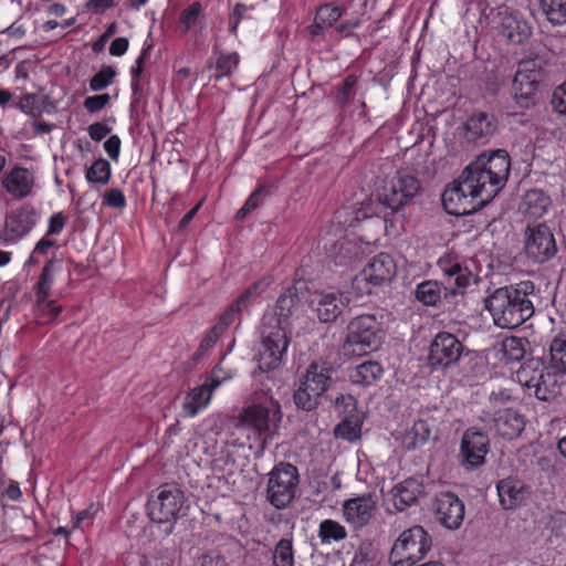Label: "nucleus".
I'll return each mask as SVG.
<instances>
[{
    "instance_id": "c85d7f7f",
    "label": "nucleus",
    "mask_w": 566,
    "mask_h": 566,
    "mask_svg": "<svg viewBox=\"0 0 566 566\" xmlns=\"http://www.w3.org/2000/svg\"><path fill=\"white\" fill-rule=\"evenodd\" d=\"M301 304V297L295 285L287 286L277 297L274 314L285 328H289V318L294 314L296 307Z\"/></svg>"
},
{
    "instance_id": "603ef678",
    "label": "nucleus",
    "mask_w": 566,
    "mask_h": 566,
    "mask_svg": "<svg viewBox=\"0 0 566 566\" xmlns=\"http://www.w3.org/2000/svg\"><path fill=\"white\" fill-rule=\"evenodd\" d=\"M116 74H117L116 70L113 66H111V65L103 66L90 80V88L93 92H99V91L106 88L107 86H109L113 83Z\"/></svg>"
},
{
    "instance_id": "1a4fd4ad",
    "label": "nucleus",
    "mask_w": 566,
    "mask_h": 566,
    "mask_svg": "<svg viewBox=\"0 0 566 566\" xmlns=\"http://www.w3.org/2000/svg\"><path fill=\"white\" fill-rule=\"evenodd\" d=\"M268 475L266 500L277 510L287 507L300 483L297 468L289 462H280Z\"/></svg>"
},
{
    "instance_id": "bb28decb",
    "label": "nucleus",
    "mask_w": 566,
    "mask_h": 566,
    "mask_svg": "<svg viewBox=\"0 0 566 566\" xmlns=\"http://www.w3.org/2000/svg\"><path fill=\"white\" fill-rule=\"evenodd\" d=\"M384 375V368L376 360H365L354 367L348 368V377L353 385L360 387H370L375 385Z\"/></svg>"
},
{
    "instance_id": "20e7f679",
    "label": "nucleus",
    "mask_w": 566,
    "mask_h": 566,
    "mask_svg": "<svg viewBox=\"0 0 566 566\" xmlns=\"http://www.w3.org/2000/svg\"><path fill=\"white\" fill-rule=\"evenodd\" d=\"M287 329L275 316L263 317L258 359L262 371H271L282 365L290 345Z\"/></svg>"
},
{
    "instance_id": "680f3d73",
    "label": "nucleus",
    "mask_w": 566,
    "mask_h": 566,
    "mask_svg": "<svg viewBox=\"0 0 566 566\" xmlns=\"http://www.w3.org/2000/svg\"><path fill=\"white\" fill-rule=\"evenodd\" d=\"M223 334V331L221 327H218L214 325L210 331L206 334L203 339L201 340L198 352L202 353L206 352L214 346L219 337Z\"/></svg>"
},
{
    "instance_id": "69168bd1",
    "label": "nucleus",
    "mask_w": 566,
    "mask_h": 566,
    "mask_svg": "<svg viewBox=\"0 0 566 566\" xmlns=\"http://www.w3.org/2000/svg\"><path fill=\"white\" fill-rule=\"evenodd\" d=\"M66 217L62 212L54 213L49 220L48 235L60 234L65 226Z\"/></svg>"
},
{
    "instance_id": "9d476101",
    "label": "nucleus",
    "mask_w": 566,
    "mask_h": 566,
    "mask_svg": "<svg viewBox=\"0 0 566 566\" xmlns=\"http://www.w3.org/2000/svg\"><path fill=\"white\" fill-rule=\"evenodd\" d=\"M282 419L279 403L271 402L270 406L253 403L244 408L240 417V424L252 431L255 440L264 442L271 436L272 429H276Z\"/></svg>"
},
{
    "instance_id": "4c0bfd02",
    "label": "nucleus",
    "mask_w": 566,
    "mask_h": 566,
    "mask_svg": "<svg viewBox=\"0 0 566 566\" xmlns=\"http://www.w3.org/2000/svg\"><path fill=\"white\" fill-rule=\"evenodd\" d=\"M321 397L319 394L311 391L310 387L301 381L298 388L293 394V401L297 409L311 412L319 406Z\"/></svg>"
},
{
    "instance_id": "412c9836",
    "label": "nucleus",
    "mask_w": 566,
    "mask_h": 566,
    "mask_svg": "<svg viewBox=\"0 0 566 566\" xmlns=\"http://www.w3.org/2000/svg\"><path fill=\"white\" fill-rule=\"evenodd\" d=\"M361 274L369 284L379 286L392 281L397 264L389 253L380 252L369 260Z\"/></svg>"
},
{
    "instance_id": "e433bc0d",
    "label": "nucleus",
    "mask_w": 566,
    "mask_h": 566,
    "mask_svg": "<svg viewBox=\"0 0 566 566\" xmlns=\"http://www.w3.org/2000/svg\"><path fill=\"white\" fill-rule=\"evenodd\" d=\"M431 436V428L426 420L415 421L410 430L403 437V444L407 449H416L423 446Z\"/></svg>"
},
{
    "instance_id": "f257e3e1",
    "label": "nucleus",
    "mask_w": 566,
    "mask_h": 566,
    "mask_svg": "<svg viewBox=\"0 0 566 566\" xmlns=\"http://www.w3.org/2000/svg\"><path fill=\"white\" fill-rule=\"evenodd\" d=\"M511 161L506 150L480 155L442 193V205L451 216H469L486 206L504 187Z\"/></svg>"
},
{
    "instance_id": "f8f14e48",
    "label": "nucleus",
    "mask_w": 566,
    "mask_h": 566,
    "mask_svg": "<svg viewBox=\"0 0 566 566\" xmlns=\"http://www.w3.org/2000/svg\"><path fill=\"white\" fill-rule=\"evenodd\" d=\"M524 250L534 262L544 263L555 256L557 245L552 229L546 223L527 226Z\"/></svg>"
},
{
    "instance_id": "79ce46f5",
    "label": "nucleus",
    "mask_w": 566,
    "mask_h": 566,
    "mask_svg": "<svg viewBox=\"0 0 566 566\" xmlns=\"http://www.w3.org/2000/svg\"><path fill=\"white\" fill-rule=\"evenodd\" d=\"M318 537L323 544H331L345 539L347 531L340 523L328 518L319 523Z\"/></svg>"
},
{
    "instance_id": "49530a36",
    "label": "nucleus",
    "mask_w": 566,
    "mask_h": 566,
    "mask_svg": "<svg viewBox=\"0 0 566 566\" xmlns=\"http://www.w3.org/2000/svg\"><path fill=\"white\" fill-rule=\"evenodd\" d=\"M85 178L92 184H108L111 179V164L104 158L94 160L91 167L86 170Z\"/></svg>"
},
{
    "instance_id": "393cba45",
    "label": "nucleus",
    "mask_w": 566,
    "mask_h": 566,
    "mask_svg": "<svg viewBox=\"0 0 566 566\" xmlns=\"http://www.w3.org/2000/svg\"><path fill=\"white\" fill-rule=\"evenodd\" d=\"M345 9L334 3L321 4L315 12V18L312 24L307 27V32L312 38L323 35L325 30L335 25V23L343 17Z\"/></svg>"
},
{
    "instance_id": "c756f323",
    "label": "nucleus",
    "mask_w": 566,
    "mask_h": 566,
    "mask_svg": "<svg viewBox=\"0 0 566 566\" xmlns=\"http://www.w3.org/2000/svg\"><path fill=\"white\" fill-rule=\"evenodd\" d=\"M552 200L549 196L542 189L528 190L520 205V210L534 219L544 216L551 206Z\"/></svg>"
},
{
    "instance_id": "4468645a",
    "label": "nucleus",
    "mask_w": 566,
    "mask_h": 566,
    "mask_svg": "<svg viewBox=\"0 0 566 566\" xmlns=\"http://www.w3.org/2000/svg\"><path fill=\"white\" fill-rule=\"evenodd\" d=\"M436 522L448 530H458L464 520V503L452 492H440L431 502Z\"/></svg>"
},
{
    "instance_id": "e2e57ef3",
    "label": "nucleus",
    "mask_w": 566,
    "mask_h": 566,
    "mask_svg": "<svg viewBox=\"0 0 566 566\" xmlns=\"http://www.w3.org/2000/svg\"><path fill=\"white\" fill-rule=\"evenodd\" d=\"M111 130L112 128L102 122L93 123L87 128L88 135L94 142H101Z\"/></svg>"
},
{
    "instance_id": "423d86ee",
    "label": "nucleus",
    "mask_w": 566,
    "mask_h": 566,
    "mask_svg": "<svg viewBox=\"0 0 566 566\" xmlns=\"http://www.w3.org/2000/svg\"><path fill=\"white\" fill-rule=\"evenodd\" d=\"M558 374L551 366H544L538 359H530L516 371V380L522 387L532 390L538 400L551 401L560 391Z\"/></svg>"
},
{
    "instance_id": "09e8293b",
    "label": "nucleus",
    "mask_w": 566,
    "mask_h": 566,
    "mask_svg": "<svg viewBox=\"0 0 566 566\" xmlns=\"http://www.w3.org/2000/svg\"><path fill=\"white\" fill-rule=\"evenodd\" d=\"M153 48V43H145V46L139 54V56L136 59L135 64L130 69V75H132V82L130 87L135 97V102H138V93L140 91V84H139V77L144 71V62L147 59L150 49Z\"/></svg>"
},
{
    "instance_id": "72a5a7b5",
    "label": "nucleus",
    "mask_w": 566,
    "mask_h": 566,
    "mask_svg": "<svg viewBox=\"0 0 566 566\" xmlns=\"http://www.w3.org/2000/svg\"><path fill=\"white\" fill-rule=\"evenodd\" d=\"M62 262L56 259H50L43 266L39 280L34 286L35 298L43 303L44 297L51 295V289L54 283L55 274L61 270Z\"/></svg>"
},
{
    "instance_id": "9b49d317",
    "label": "nucleus",
    "mask_w": 566,
    "mask_h": 566,
    "mask_svg": "<svg viewBox=\"0 0 566 566\" xmlns=\"http://www.w3.org/2000/svg\"><path fill=\"white\" fill-rule=\"evenodd\" d=\"M184 506V493L175 485L159 488L156 499L148 503V514L156 523H167L179 518Z\"/></svg>"
},
{
    "instance_id": "bf43d9fd",
    "label": "nucleus",
    "mask_w": 566,
    "mask_h": 566,
    "mask_svg": "<svg viewBox=\"0 0 566 566\" xmlns=\"http://www.w3.org/2000/svg\"><path fill=\"white\" fill-rule=\"evenodd\" d=\"M335 405L347 417H353L354 413L357 411V400L352 395H339L335 399Z\"/></svg>"
},
{
    "instance_id": "7c9ffc66",
    "label": "nucleus",
    "mask_w": 566,
    "mask_h": 566,
    "mask_svg": "<svg viewBox=\"0 0 566 566\" xmlns=\"http://www.w3.org/2000/svg\"><path fill=\"white\" fill-rule=\"evenodd\" d=\"M301 381L308 386L311 391L323 396L332 384V368L314 361L310 364Z\"/></svg>"
},
{
    "instance_id": "8fccbe9b",
    "label": "nucleus",
    "mask_w": 566,
    "mask_h": 566,
    "mask_svg": "<svg viewBox=\"0 0 566 566\" xmlns=\"http://www.w3.org/2000/svg\"><path fill=\"white\" fill-rule=\"evenodd\" d=\"M175 552L169 548H160L151 554L144 555L140 566H174Z\"/></svg>"
},
{
    "instance_id": "2f4dec72",
    "label": "nucleus",
    "mask_w": 566,
    "mask_h": 566,
    "mask_svg": "<svg viewBox=\"0 0 566 566\" xmlns=\"http://www.w3.org/2000/svg\"><path fill=\"white\" fill-rule=\"evenodd\" d=\"M500 503L504 510L515 509L524 499V485L513 479H505L497 483Z\"/></svg>"
},
{
    "instance_id": "5701e85b",
    "label": "nucleus",
    "mask_w": 566,
    "mask_h": 566,
    "mask_svg": "<svg viewBox=\"0 0 566 566\" xmlns=\"http://www.w3.org/2000/svg\"><path fill=\"white\" fill-rule=\"evenodd\" d=\"M497 123L493 115L479 112L472 114L465 122V138L471 143L484 144L496 130Z\"/></svg>"
},
{
    "instance_id": "a878e982",
    "label": "nucleus",
    "mask_w": 566,
    "mask_h": 566,
    "mask_svg": "<svg viewBox=\"0 0 566 566\" xmlns=\"http://www.w3.org/2000/svg\"><path fill=\"white\" fill-rule=\"evenodd\" d=\"M543 85L542 81L525 77L522 73H516L513 78V91L516 103L528 108L536 103V96Z\"/></svg>"
},
{
    "instance_id": "de8ad7c7",
    "label": "nucleus",
    "mask_w": 566,
    "mask_h": 566,
    "mask_svg": "<svg viewBox=\"0 0 566 566\" xmlns=\"http://www.w3.org/2000/svg\"><path fill=\"white\" fill-rule=\"evenodd\" d=\"M35 311L38 318L43 323H52L62 313L63 308L61 305H56L55 301L44 297L43 304L40 298H35Z\"/></svg>"
},
{
    "instance_id": "f3484780",
    "label": "nucleus",
    "mask_w": 566,
    "mask_h": 566,
    "mask_svg": "<svg viewBox=\"0 0 566 566\" xmlns=\"http://www.w3.org/2000/svg\"><path fill=\"white\" fill-rule=\"evenodd\" d=\"M38 214L32 208H19L6 217L0 230V241L3 244L15 243L25 237L35 226Z\"/></svg>"
},
{
    "instance_id": "ea45409f",
    "label": "nucleus",
    "mask_w": 566,
    "mask_h": 566,
    "mask_svg": "<svg viewBox=\"0 0 566 566\" xmlns=\"http://www.w3.org/2000/svg\"><path fill=\"white\" fill-rule=\"evenodd\" d=\"M500 352L507 361H520L526 353V340L522 337H505L501 344Z\"/></svg>"
},
{
    "instance_id": "0e129e2a",
    "label": "nucleus",
    "mask_w": 566,
    "mask_h": 566,
    "mask_svg": "<svg viewBox=\"0 0 566 566\" xmlns=\"http://www.w3.org/2000/svg\"><path fill=\"white\" fill-rule=\"evenodd\" d=\"M120 138L117 135L109 136L104 143V149L114 161L118 160L120 153Z\"/></svg>"
},
{
    "instance_id": "3c124183",
    "label": "nucleus",
    "mask_w": 566,
    "mask_h": 566,
    "mask_svg": "<svg viewBox=\"0 0 566 566\" xmlns=\"http://www.w3.org/2000/svg\"><path fill=\"white\" fill-rule=\"evenodd\" d=\"M516 73L544 82L543 61L538 56L524 59L518 63Z\"/></svg>"
},
{
    "instance_id": "473e14b6",
    "label": "nucleus",
    "mask_w": 566,
    "mask_h": 566,
    "mask_svg": "<svg viewBox=\"0 0 566 566\" xmlns=\"http://www.w3.org/2000/svg\"><path fill=\"white\" fill-rule=\"evenodd\" d=\"M17 106L27 115L39 118L43 113H52L55 105L48 96H40L38 94H24L20 97Z\"/></svg>"
},
{
    "instance_id": "58836bf2",
    "label": "nucleus",
    "mask_w": 566,
    "mask_h": 566,
    "mask_svg": "<svg viewBox=\"0 0 566 566\" xmlns=\"http://www.w3.org/2000/svg\"><path fill=\"white\" fill-rule=\"evenodd\" d=\"M270 195L271 186L264 184L259 185L258 188L248 197L244 205L237 211L235 219H244L247 214L262 206Z\"/></svg>"
},
{
    "instance_id": "338daca9",
    "label": "nucleus",
    "mask_w": 566,
    "mask_h": 566,
    "mask_svg": "<svg viewBox=\"0 0 566 566\" xmlns=\"http://www.w3.org/2000/svg\"><path fill=\"white\" fill-rule=\"evenodd\" d=\"M361 24V20L356 19H349L346 21H343L338 25H336L335 30L343 36H349L353 34V31L357 29Z\"/></svg>"
},
{
    "instance_id": "7ed1b4c3",
    "label": "nucleus",
    "mask_w": 566,
    "mask_h": 566,
    "mask_svg": "<svg viewBox=\"0 0 566 566\" xmlns=\"http://www.w3.org/2000/svg\"><path fill=\"white\" fill-rule=\"evenodd\" d=\"M439 266L449 277V285L446 286L432 280L423 281L416 287V298L426 306H441L443 310H451L463 296V290L470 285L472 274L459 263L444 265L441 259Z\"/></svg>"
},
{
    "instance_id": "052dcab7",
    "label": "nucleus",
    "mask_w": 566,
    "mask_h": 566,
    "mask_svg": "<svg viewBox=\"0 0 566 566\" xmlns=\"http://www.w3.org/2000/svg\"><path fill=\"white\" fill-rule=\"evenodd\" d=\"M359 428L357 424H353L347 418L344 419L335 429L337 437L352 441L358 437Z\"/></svg>"
},
{
    "instance_id": "cd10ccee",
    "label": "nucleus",
    "mask_w": 566,
    "mask_h": 566,
    "mask_svg": "<svg viewBox=\"0 0 566 566\" xmlns=\"http://www.w3.org/2000/svg\"><path fill=\"white\" fill-rule=\"evenodd\" d=\"M422 492L423 486L416 479H406L400 482L392 490L394 504L396 509L403 511L416 504Z\"/></svg>"
},
{
    "instance_id": "a18cd8bd",
    "label": "nucleus",
    "mask_w": 566,
    "mask_h": 566,
    "mask_svg": "<svg viewBox=\"0 0 566 566\" xmlns=\"http://www.w3.org/2000/svg\"><path fill=\"white\" fill-rule=\"evenodd\" d=\"M202 15V6L200 2L195 1L180 12L179 25L177 30L180 34L185 35L191 28H193L200 17Z\"/></svg>"
},
{
    "instance_id": "13d9d810",
    "label": "nucleus",
    "mask_w": 566,
    "mask_h": 566,
    "mask_svg": "<svg viewBox=\"0 0 566 566\" xmlns=\"http://www.w3.org/2000/svg\"><path fill=\"white\" fill-rule=\"evenodd\" d=\"M356 82H357V78L354 75H348L343 81V84L338 88L337 95L335 97V101L339 106H344L347 104V102L349 101L350 93H352Z\"/></svg>"
},
{
    "instance_id": "6ab92c4d",
    "label": "nucleus",
    "mask_w": 566,
    "mask_h": 566,
    "mask_svg": "<svg viewBox=\"0 0 566 566\" xmlns=\"http://www.w3.org/2000/svg\"><path fill=\"white\" fill-rule=\"evenodd\" d=\"M349 297L339 291L316 292L311 301L312 307L322 323H332L348 305Z\"/></svg>"
},
{
    "instance_id": "37998d69",
    "label": "nucleus",
    "mask_w": 566,
    "mask_h": 566,
    "mask_svg": "<svg viewBox=\"0 0 566 566\" xmlns=\"http://www.w3.org/2000/svg\"><path fill=\"white\" fill-rule=\"evenodd\" d=\"M273 566H294V549L292 536L281 538L273 551Z\"/></svg>"
},
{
    "instance_id": "ddd939ff",
    "label": "nucleus",
    "mask_w": 566,
    "mask_h": 566,
    "mask_svg": "<svg viewBox=\"0 0 566 566\" xmlns=\"http://www.w3.org/2000/svg\"><path fill=\"white\" fill-rule=\"evenodd\" d=\"M489 451L488 434L474 427L469 428L464 431L460 443V464L468 471L479 469L485 463Z\"/></svg>"
},
{
    "instance_id": "4d7b16f0",
    "label": "nucleus",
    "mask_w": 566,
    "mask_h": 566,
    "mask_svg": "<svg viewBox=\"0 0 566 566\" xmlns=\"http://www.w3.org/2000/svg\"><path fill=\"white\" fill-rule=\"evenodd\" d=\"M111 101L109 94H98V95H92L87 96L84 102L83 106L84 108L91 113H97L102 111Z\"/></svg>"
},
{
    "instance_id": "5fc2aeb1",
    "label": "nucleus",
    "mask_w": 566,
    "mask_h": 566,
    "mask_svg": "<svg viewBox=\"0 0 566 566\" xmlns=\"http://www.w3.org/2000/svg\"><path fill=\"white\" fill-rule=\"evenodd\" d=\"M198 566H229V560L224 554L212 549L198 558Z\"/></svg>"
},
{
    "instance_id": "aec40b11",
    "label": "nucleus",
    "mask_w": 566,
    "mask_h": 566,
    "mask_svg": "<svg viewBox=\"0 0 566 566\" xmlns=\"http://www.w3.org/2000/svg\"><path fill=\"white\" fill-rule=\"evenodd\" d=\"M497 15L500 18V34L510 43L522 44L531 36L532 28L518 12L505 8L500 10Z\"/></svg>"
},
{
    "instance_id": "0eeeda50",
    "label": "nucleus",
    "mask_w": 566,
    "mask_h": 566,
    "mask_svg": "<svg viewBox=\"0 0 566 566\" xmlns=\"http://www.w3.org/2000/svg\"><path fill=\"white\" fill-rule=\"evenodd\" d=\"M419 180L406 170H399L389 180L385 181L378 191V201L389 212H384L387 220L388 214L398 212L402 207L411 203L420 191Z\"/></svg>"
},
{
    "instance_id": "2eb2a0df",
    "label": "nucleus",
    "mask_w": 566,
    "mask_h": 566,
    "mask_svg": "<svg viewBox=\"0 0 566 566\" xmlns=\"http://www.w3.org/2000/svg\"><path fill=\"white\" fill-rule=\"evenodd\" d=\"M462 352L463 345L453 334L441 332L430 344L428 363L434 369L447 368L459 360Z\"/></svg>"
},
{
    "instance_id": "b1692460",
    "label": "nucleus",
    "mask_w": 566,
    "mask_h": 566,
    "mask_svg": "<svg viewBox=\"0 0 566 566\" xmlns=\"http://www.w3.org/2000/svg\"><path fill=\"white\" fill-rule=\"evenodd\" d=\"M493 421L496 432L507 440L520 437L525 428L524 416L511 408L497 410Z\"/></svg>"
},
{
    "instance_id": "4be33fe9",
    "label": "nucleus",
    "mask_w": 566,
    "mask_h": 566,
    "mask_svg": "<svg viewBox=\"0 0 566 566\" xmlns=\"http://www.w3.org/2000/svg\"><path fill=\"white\" fill-rule=\"evenodd\" d=\"M1 185L14 199H23L32 192L34 175L27 168L14 167L3 176Z\"/></svg>"
},
{
    "instance_id": "39448f33",
    "label": "nucleus",
    "mask_w": 566,
    "mask_h": 566,
    "mask_svg": "<svg viewBox=\"0 0 566 566\" xmlns=\"http://www.w3.org/2000/svg\"><path fill=\"white\" fill-rule=\"evenodd\" d=\"M381 342V325L374 314H361L347 325L343 345L346 355L363 356L378 348Z\"/></svg>"
},
{
    "instance_id": "f03ea898",
    "label": "nucleus",
    "mask_w": 566,
    "mask_h": 566,
    "mask_svg": "<svg viewBox=\"0 0 566 566\" xmlns=\"http://www.w3.org/2000/svg\"><path fill=\"white\" fill-rule=\"evenodd\" d=\"M532 297H535L534 283L522 281L495 289L485 297L484 307L495 326L514 329L533 317L535 308Z\"/></svg>"
},
{
    "instance_id": "a19ab883",
    "label": "nucleus",
    "mask_w": 566,
    "mask_h": 566,
    "mask_svg": "<svg viewBox=\"0 0 566 566\" xmlns=\"http://www.w3.org/2000/svg\"><path fill=\"white\" fill-rule=\"evenodd\" d=\"M542 12L553 25L566 23V0H541Z\"/></svg>"
},
{
    "instance_id": "a211bd4d",
    "label": "nucleus",
    "mask_w": 566,
    "mask_h": 566,
    "mask_svg": "<svg viewBox=\"0 0 566 566\" xmlns=\"http://www.w3.org/2000/svg\"><path fill=\"white\" fill-rule=\"evenodd\" d=\"M345 521L355 530L367 526L377 511V502L371 493H364L343 502Z\"/></svg>"
},
{
    "instance_id": "6e6d98bb",
    "label": "nucleus",
    "mask_w": 566,
    "mask_h": 566,
    "mask_svg": "<svg viewBox=\"0 0 566 566\" xmlns=\"http://www.w3.org/2000/svg\"><path fill=\"white\" fill-rule=\"evenodd\" d=\"M103 203L109 208L124 209L127 205L124 192L118 188H112L104 193Z\"/></svg>"
},
{
    "instance_id": "c9c22d12",
    "label": "nucleus",
    "mask_w": 566,
    "mask_h": 566,
    "mask_svg": "<svg viewBox=\"0 0 566 566\" xmlns=\"http://www.w3.org/2000/svg\"><path fill=\"white\" fill-rule=\"evenodd\" d=\"M549 366L559 374H566V332H558L549 345Z\"/></svg>"
},
{
    "instance_id": "6e6552de",
    "label": "nucleus",
    "mask_w": 566,
    "mask_h": 566,
    "mask_svg": "<svg viewBox=\"0 0 566 566\" xmlns=\"http://www.w3.org/2000/svg\"><path fill=\"white\" fill-rule=\"evenodd\" d=\"M432 539L427 531L415 525L403 531L394 543L390 560L394 566H416L431 549Z\"/></svg>"
},
{
    "instance_id": "774afa93",
    "label": "nucleus",
    "mask_w": 566,
    "mask_h": 566,
    "mask_svg": "<svg viewBox=\"0 0 566 566\" xmlns=\"http://www.w3.org/2000/svg\"><path fill=\"white\" fill-rule=\"evenodd\" d=\"M129 42L127 38H116L109 45V54L113 56H122L126 53Z\"/></svg>"
},
{
    "instance_id": "864d4df0",
    "label": "nucleus",
    "mask_w": 566,
    "mask_h": 566,
    "mask_svg": "<svg viewBox=\"0 0 566 566\" xmlns=\"http://www.w3.org/2000/svg\"><path fill=\"white\" fill-rule=\"evenodd\" d=\"M551 106L553 112L566 122V81L553 91Z\"/></svg>"
},
{
    "instance_id": "f704fd0d",
    "label": "nucleus",
    "mask_w": 566,
    "mask_h": 566,
    "mask_svg": "<svg viewBox=\"0 0 566 566\" xmlns=\"http://www.w3.org/2000/svg\"><path fill=\"white\" fill-rule=\"evenodd\" d=\"M210 399L208 386H198L191 389L182 402L184 416L195 417L201 409L208 406Z\"/></svg>"
},
{
    "instance_id": "dca6fc26",
    "label": "nucleus",
    "mask_w": 566,
    "mask_h": 566,
    "mask_svg": "<svg viewBox=\"0 0 566 566\" xmlns=\"http://www.w3.org/2000/svg\"><path fill=\"white\" fill-rule=\"evenodd\" d=\"M272 279L265 276L248 286L234 302H232L224 312L220 315L218 327L224 332L230 325L239 319L240 314L247 311L265 290L271 285Z\"/></svg>"
},
{
    "instance_id": "c03bdc74",
    "label": "nucleus",
    "mask_w": 566,
    "mask_h": 566,
    "mask_svg": "<svg viewBox=\"0 0 566 566\" xmlns=\"http://www.w3.org/2000/svg\"><path fill=\"white\" fill-rule=\"evenodd\" d=\"M240 63V55L237 52L220 53L216 60V74L212 76L216 81L232 75Z\"/></svg>"
}]
</instances>
